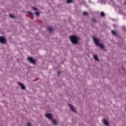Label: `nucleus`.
<instances>
[{
	"label": "nucleus",
	"instance_id": "6",
	"mask_svg": "<svg viewBox=\"0 0 126 126\" xmlns=\"http://www.w3.org/2000/svg\"><path fill=\"white\" fill-rule=\"evenodd\" d=\"M52 114L50 113H46L45 115L46 118H47V119H49V120H52Z\"/></svg>",
	"mask_w": 126,
	"mask_h": 126
},
{
	"label": "nucleus",
	"instance_id": "13",
	"mask_svg": "<svg viewBox=\"0 0 126 126\" xmlns=\"http://www.w3.org/2000/svg\"><path fill=\"white\" fill-rule=\"evenodd\" d=\"M94 60H95V61H99V59H98V57L96 55H94Z\"/></svg>",
	"mask_w": 126,
	"mask_h": 126
},
{
	"label": "nucleus",
	"instance_id": "19",
	"mask_svg": "<svg viewBox=\"0 0 126 126\" xmlns=\"http://www.w3.org/2000/svg\"><path fill=\"white\" fill-rule=\"evenodd\" d=\"M27 126H31V124H30V123H27Z\"/></svg>",
	"mask_w": 126,
	"mask_h": 126
},
{
	"label": "nucleus",
	"instance_id": "18",
	"mask_svg": "<svg viewBox=\"0 0 126 126\" xmlns=\"http://www.w3.org/2000/svg\"><path fill=\"white\" fill-rule=\"evenodd\" d=\"M28 13H29L30 14H31V15H33V14L32 13V12H28Z\"/></svg>",
	"mask_w": 126,
	"mask_h": 126
},
{
	"label": "nucleus",
	"instance_id": "7",
	"mask_svg": "<svg viewBox=\"0 0 126 126\" xmlns=\"http://www.w3.org/2000/svg\"><path fill=\"white\" fill-rule=\"evenodd\" d=\"M70 109H71V111H72V112H74V113H75V112H76V110H75V109H74V107L72 106V105H71V104H68Z\"/></svg>",
	"mask_w": 126,
	"mask_h": 126
},
{
	"label": "nucleus",
	"instance_id": "21",
	"mask_svg": "<svg viewBox=\"0 0 126 126\" xmlns=\"http://www.w3.org/2000/svg\"><path fill=\"white\" fill-rule=\"evenodd\" d=\"M92 21H93V22H96V20H95V19H92Z\"/></svg>",
	"mask_w": 126,
	"mask_h": 126
},
{
	"label": "nucleus",
	"instance_id": "11",
	"mask_svg": "<svg viewBox=\"0 0 126 126\" xmlns=\"http://www.w3.org/2000/svg\"><path fill=\"white\" fill-rule=\"evenodd\" d=\"M47 31H49V32L51 33L52 31H53V29H52L51 27H49L47 28Z\"/></svg>",
	"mask_w": 126,
	"mask_h": 126
},
{
	"label": "nucleus",
	"instance_id": "8",
	"mask_svg": "<svg viewBox=\"0 0 126 126\" xmlns=\"http://www.w3.org/2000/svg\"><path fill=\"white\" fill-rule=\"evenodd\" d=\"M102 122L105 126H109V123H108V121H107L106 119H103Z\"/></svg>",
	"mask_w": 126,
	"mask_h": 126
},
{
	"label": "nucleus",
	"instance_id": "22",
	"mask_svg": "<svg viewBox=\"0 0 126 126\" xmlns=\"http://www.w3.org/2000/svg\"><path fill=\"white\" fill-rule=\"evenodd\" d=\"M58 74H60V72H59V71H58Z\"/></svg>",
	"mask_w": 126,
	"mask_h": 126
},
{
	"label": "nucleus",
	"instance_id": "20",
	"mask_svg": "<svg viewBox=\"0 0 126 126\" xmlns=\"http://www.w3.org/2000/svg\"><path fill=\"white\" fill-rule=\"evenodd\" d=\"M10 17H12V18H14V17L13 16V15L10 14Z\"/></svg>",
	"mask_w": 126,
	"mask_h": 126
},
{
	"label": "nucleus",
	"instance_id": "17",
	"mask_svg": "<svg viewBox=\"0 0 126 126\" xmlns=\"http://www.w3.org/2000/svg\"><path fill=\"white\" fill-rule=\"evenodd\" d=\"M83 13L84 15H87V12H84Z\"/></svg>",
	"mask_w": 126,
	"mask_h": 126
},
{
	"label": "nucleus",
	"instance_id": "10",
	"mask_svg": "<svg viewBox=\"0 0 126 126\" xmlns=\"http://www.w3.org/2000/svg\"><path fill=\"white\" fill-rule=\"evenodd\" d=\"M111 33L112 35H114V36H117V33L116 32H115V31H111Z\"/></svg>",
	"mask_w": 126,
	"mask_h": 126
},
{
	"label": "nucleus",
	"instance_id": "2",
	"mask_svg": "<svg viewBox=\"0 0 126 126\" xmlns=\"http://www.w3.org/2000/svg\"><path fill=\"white\" fill-rule=\"evenodd\" d=\"M93 40L94 41V42L95 44H96L97 46H99L101 49H104V45H103V44H100V43H99V40L98 39H97V38L94 37H93Z\"/></svg>",
	"mask_w": 126,
	"mask_h": 126
},
{
	"label": "nucleus",
	"instance_id": "23",
	"mask_svg": "<svg viewBox=\"0 0 126 126\" xmlns=\"http://www.w3.org/2000/svg\"><path fill=\"white\" fill-rule=\"evenodd\" d=\"M125 111L126 112V109H125Z\"/></svg>",
	"mask_w": 126,
	"mask_h": 126
},
{
	"label": "nucleus",
	"instance_id": "1",
	"mask_svg": "<svg viewBox=\"0 0 126 126\" xmlns=\"http://www.w3.org/2000/svg\"><path fill=\"white\" fill-rule=\"evenodd\" d=\"M69 38L72 44L78 45V40H79V37L74 35H71L69 36Z\"/></svg>",
	"mask_w": 126,
	"mask_h": 126
},
{
	"label": "nucleus",
	"instance_id": "12",
	"mask_svg": "<svg viewBox=\"0 0 126 126\" xmlns=\"http://www.w3.org/2000/svg\"><path fill=\"white\" fill-rule=\"evenodd\" d=\"M72 2H73V1L72 0H66L67 3H71Z\"/></svg>",
	"mask_w": 126,
	"mask_h": 126
},
{
	"label": "nucleus",
	"instance_id": "15",
	"mask_svg": "<svg viewBox=\"0 0 126 126\" xmlns=\"http://www.w3.org/2000/svg\"><path fill=\"white\" fill-rule=\"evenodd\" d=\"M35 15H36L37 16H39V15H40V12H35Z\"/></svg>",
	"mask_w": 126,
	"mask_h": 126
},
{
	"label": "nucleus",
	"instance_id": "3",
	"mask_svg": "<svg viewBox=\"0 0 126 126\" xmlns=\"http://www.w3.org/2000/svg\"><path fill=\"white\" fill-rule=\"evenodd\" d=\"M28 60L31 63H33V64L36 63V60H34L32 57H28Z\"/></svg>",
	"mask_w": 126,
	"mask_h": 126
},
{
	"label": "nucleus",
	"instance_id": "5",
	"mask_svg": "<svg viewBox=\"0 0 126 126\" xmlns=\"http://www.w3.org/2000/svg\"><path fill=\"white\" fill-rule=\"evenodd\" d=\"M18 85H19L20 86H21V89L22 90H25V86H24L23 84L20 82H18Z\"/></svg>",
	"mask_w": 126,
	"mask_h": 126
},
{
	"label": "nucleus",
	"instance_id": "14",
	"mask_svg": "<svg viewBox=\"0 0 126 126\" xmlns=\"http://www.w3.org/2000/svg\"><path fill=\"white\" fill-rule=\"evenodd\" d=\"M100 16H102V17H104V16H105V13H104V12H100Z\"/></svg>",
	"mask_w": 126,
	"mask_h": 126
},
{
	"label": "nucleus",
	"instance_id": "4",
	"mask_svg": "<svg viewBox=\"0 0 126 126\" xmlns=\"http://www.w3.org/2000/svg\"><path fill=\"white\" fill-rule=\"evenodd\" d=\"M6 42V39L3 36H0V42L1 44H4Z\"/></svg>",
	"mask_w": 126,
	"mask_h": 126
},
{
	"label": "nucleus",
	"instance_id": "9",
	"mask_svg": "<svg viewBox=\"0 0 126 126\" xmlns=\"http://www.w3.org/2000/svg\"><path fill=\"white\" fill-rule=\"evenodd\" d=\"M52 123L53 124V125H55V126H57L58 122H57V120L56 119H53L52 120Z\"/></svg>",
	"mask_w": 126,
	"mask_h": 126
},
{
	"label": "nucleus",
	"instance_id": "16",
	"mask_svg": "<svg viewBox=\"0 0 126 126\" xmlns=\"http://www.w3.org/2000/svg\"><path fill=\"white\" fill-rule=\"evenodd\" d=\"M32 8L33 10H38V9L36 7H32Z\"/></svg>",
	"mask_w": 126,
	"mask_h": 126
}]
</instances>
